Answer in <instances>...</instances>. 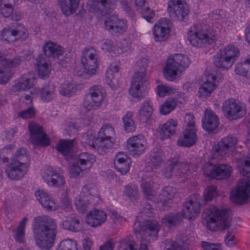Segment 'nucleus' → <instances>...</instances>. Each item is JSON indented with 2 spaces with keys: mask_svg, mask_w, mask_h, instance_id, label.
<instances>
[{
  "mask_svg": "<svg viewBox=\"0 0 250 250\" xmlns=\"http://www.w3.org/2000/svg\"><path fill=\"white\" fill-rule=\"evenodd\" d=\"M35 244L41 250H49L53 246L58 233L57 223L48 216L34 218L32 223Z\"/></svg>",
  "mask_w": 250,
  "mask_h": 250,
  "instance_id": "1",
  "label": "nucleus"
},
{
  "mask_svg": "<svg viewBox=\"0 0 250 250\" xmlns=\"http://www.w3.org/2000/svg\"><path fill=\"white\" fill-rule=\"evenodd\" d=\"M115 131L109 124L103 125L98 132L97 138L91 134H83L81 143L86 149L103 155L111 148L115 141Z\"/></svg>",
  "mask_w": 250,
  "mask_h": 250,
  "instance_id": "2",
  "label": "nucleus"
},
{
  "mask_svg": "<svg viewBox=\"0 0 250 250\" xmlns=\"http://www.w3.org/2000/svg\"><path fill=\"white\" fill-rule=\"evenodd\" d=\"M240 173L244 177L238 183L235 190L231 192V198L234 203L243 204L250 196V155L243 156L240 160Z\"/></svg>",
  "mask_w": 250,
  "mask_h": 250,
  "instance_id": "3",
  "label": "nucleus"
},
{
  "mask_svg": "<svg viewBox=\"0 0 250 250\" xmlns=\"http://www.w3.org/2000/svg\"><path fill=\"white\" fill-rule=\"evenodd\" d=\"M101 201L99 192L93 184L85 185L79 197L75 198L74 204L79 212L84 213L97 206Z\"/></svg>",
  "mask_w": 250,
  "mask_h": 250,
  "instance_id": "4",
  "label": "nucleus"
},
{
  "mask_svg": "<svg viewBox=\"0 0 250 250\" xmlns=\"http://www.w3.org/2000/svg\"><path fill=\"white\" fill-rule=\"evenodd\" d=\"M160 229L158 222L152 219L143 221L138 225V228H134L136 235H140L141 238L139 250H150L149 243L156 240Z\"/></svg>",
  "mask_w": 250,
  "mask_h": 250,
  "instance_id": "5",
  "label": "nucleus"
},
{
  "mask_svg": "<svg viewBox=\"0 0 250 250\" xmlns=\"http://www.w3.org/2000/svg\"><path fill=\"white\" fill-rule=\"evenodd\" d=\"M204 214L207 222V226L211 230H215L217 227L223 229L230 226L232 217L228 209H220L215 206H210L205 209Z\"/></svg>",
  "mask_w": 250,
  "mask_h": 250,
  "instance_id": "6",
  "label": "nucleus"
},
{
  "mask_svg": "<svg viewBox=\"0 0 250 250\" xmlns=\"http://www.w3.org/2000/svg\"><path fill=\"white\" fill-rule=\"evenodd\" d=\"M210 26L202 23L193 25L188 32V39L193 46L201 47L214 42V36L210 33Z\"/></svg>",
  "mask_w": 250,
  "mask_h": 250,
  "instance_id": "7",
  "label": "nucleus"
},
{
  "mask_svg": "<svg viewBox=\"0 0 250 250\" xmlns=\"http://www.w3.org/2000/svg\"><path fill=\"white\" fill-rule=\"evenodd\" d=\"M240 56L238 48L229 44L220 50L214 56L213 63L216 67L223 70H228L235 63Z\"/></svg>",
  "mask_w": 250,
  "mask_h": 250,
  "instance_id": "8",
  "label": "nucleus"
},
{
  "mask_svg": "<svg viewBox=\"0 0 250 250\" xmlns=\"http://www.w3.org/2000/svg\"><path fill=\"white\" fill-rule=\"evenodd\" d=\"M189 64L188 57L182 54H176L169 57L163 69L165 78L168 81L176 79L178 72H182L187 68Z\"/></svg>",
  "mask_w": 250,
  "mask_h": 250,
  "instance_id": "9",
  "label": "nucleus"
},
{
  "mask_svg": "<svg viewBox=\"0 0 250 250\" xmlns=\"http://www.w3.org/2000/svg\"><path fill=\"white\" fill-rule=\"evenodd\" d=\"M95 162V157L94 155L87 152L79 153L69 167L70 177L71 178L80 177L81 173L84 170L90 168Z\"/></svg>",
  "mask_w": 250,
  "mask_h": 250,
  "instance_id": "10",
  "label": "nucleus"
},
{
  "mask_svg": "<svg viewBox=\"0 0 250 250\" xmlns=\"http://www.w3.org/2000/svg\"><path fill=\"white\" fill-rule=\"evenodd\" d=\"M222 110L224 116L230 120L241 119L247 112L245 104L233 98H230L224 101Z\"/></svg>",
  "mask_w": 250,
  "mask_h": 250,
  "instance_id": "11",
  "label": "nucleus"
},
{
  "mask_svg": "<svg viewBox=\"0 0 250 250\" xmlns=\"http://www.w3.org/2000/svg\"><path fill=\"white\" fill-rule=\"evenodd\" d=\"M28 32L23 25L15 23L0 32V40L11 43L21 40H25L28 36Z\"/></svg>",
  "mask_w": 250,
  "mask_h": 250,
  "instance_id": "12",
  "label": "nucleus"
},
{
  "mask_svg": "<svg viewBox=\"0 0 250 250\" xmlns=\"http://www.w3.org/2000/svg\"><path fill=\"white\" fill-rule=\"evenodd\" d=\"M24 58L21 56H16L13 59H8L0 53V63L4 67L0 69V84L6 83L12 75L11 71L8 68L19 65L23 61Z\"/></svg>",
  "mask_w": 250,
  "mask_h": 250,
  "instance_id": "13",
  "label": "nucleus"
},
{
  "mask_svg": "<svg viewBox=\"0 0 250 250\" xmlns=\"http://www.w3.org/2000/svg\"><path fill=\"white\" fill-rule=\"evenodd\" d=\"M148 82L145 71L137 72L134 74L129 89V94L133 97L143 98V91L146 89Z\"/></svg>",
  "mask_w": 250,
  "mask_h": 250,
  "instance_id": "14",
  "label": "nucleus"
},
{
  "mask_svg": "<svg viewBox=\"0 0 250 250\" xmlns=\"http://www.w3.org/2000/svg\"><path fill=\"white\" fill-rule=\"evenodd\" d=\"M103 88L101 85H94L89 89V92L86 94L83 102V106L90 110L98 107L103 101Z\"/></svg>",
  "mask_w": 250,
  "mask_h": 250,
  "instance_id": "15",
  "label": "nucleus"
},
{
  "mask_svg": "<svg viewBox=\"0 0 250 250\" xmlns=\"http://www.w3.org/2000/svg\"><path fill=\"white\" fill-rule=\"evenodd\" d=\"M219 83V81L217 79L215 71L206 72L204 82L199 88V97L203 100L210 97Z\"/></svg>",
  "mask_w": 250,
  "mask_h": 250,
  "instance_id": "16",
  "label": "nucleus"
},
{
  "mask_svg": "<svg viewBox=\"0 0 250 250\" xmlns=\"http://www.w3.org/2000/svg\"><path fill=\"white\" fill-rule=\"evenodd\" d=\"M219 83V81L217 79L215 71L206 72L204 82L199 88V97L203 100L210 97Z\"/></svg>",
  "mask_w": 250,
  "mask_h": 250,
  "instance_id": "17",
  "label": "nucleus"
},
{
  "mask_svg": "<svg viewBox=\"0 0 250 250\" xmlns=\"http://www.w3.org/2000/svg\"><path fill=\"white\" fill-rule=\"evenodd\" d=\"M172 23L167 18H161L153 27V35L155 42L166 41L169 37Z\"/></svg>",
  "mask_w": 250,
  "mask_h": 250,
  "instance_id": "18",
  "label": "nucleus"
},
{
  "mask_svg": "<svg viewBox=\"0 0 250 250\" xmlns=\"http://www.w3.org/2000/svg\"><path fill=\"white\" fill-rule=\"evenodd\" d=\"M116 2V0H89L88 10L92 13L99 12L104 16L115 8Z\"/></svg>",
  "mask_w": 250,
  "mask_h": 250,
  "instance_id": "19",
  "label": "nucleus"
},
{
  "mask_svg": "<svg viewBox=\"0 0 250 250\" xmlns=\"http://www.w3.org/2000/svg\"><path fill=\"white\" fill-rule=\"evenodd\" d=\"M30 139L32 143L35 145L48 146L50 141L44 133L43 128L36 123H30L28 125Z\"/></svg>",
  "mask_w": 250,
  "mask_h": 250,
  "instance_id": "20",
  "label": "nucleus"
},
{
  "mask_svg": "<svg viewBox=\"0 0 250 250\" xmlns=\"http://www.w3.org/2000/svg\"><path fill=\"white\" fill-rule=\"evenodd\" d=\"M104 24L106 29L116 37L124 34L127 28V21L119 19L116 15L111 16L105 21Z\"/></svg>",
  "mask_w": 250,
  "mask_h": 250,
  "instance_id": "21",
  "label": "nucleus"
},
{
  "mask_svg": "<svg viewBox=\"0 0 250 250\" xmlns=\"http://www.w3.org/2000/svg\"><path fill=\"white\" fill-rule=\"evenodd\" d=\"M200 197L199 194H194L185 203L182 212L185 214L186 218L192 220L200 212L201 199L199 198Z\"/></svg>",
  "mask_w": 250,
  "mask_h": 250,
  "instance_id": "22",
  "label": "nucleus"
},
{
  "mask_svg": "<svg viewBox=\"0 0 250 250\" xmlns=\"http://www.w3.org/2000/svg\"><path fill=\"white\" fill-rule=\"evenodd\" d=\"M42 176L43 181L50 186L61 187L65 184L63 175L48 166L44 167L42 169Z\"/></svg>",
  "mask_w": 250,
  "mask_h": 250,
  "instance_id": "23",
  "label": "nucleus"
},
{
  "mask_svg": "<svg viewBox=\"0 0 250 250\" xmlns=\"http://www.w3.org/2000/svg\"><path fill=\"white\" fill-rule=\"evenodd\" d=\"M168 7L172 8L173 13L170 11L171 16L179 21H183L189 12V8L186 0H170Z\"/></svg>",
  "mask_w": 250,
  "mask_h": 250,
  "instance_id": "24",
  "label": "nucleus"
},
{
  "mask_svg": "<svg viewBox=\"0 0 250 250\" xmlns=\"http://www.w3.org/2000/svg\"><path fill=\"white\" fill-rule=\"evenodd\" d=\"M146 144L144 136L139 135L130 137L127 140V147L131 155L138 156L145 150Z\"/></svg>",
  "mask_w": 250,
  "mask_h": 250,
  "instance_id": "25",
  "label": "nucleus"
},
{
  "mask_svg": "<svg viewBox=\"0 0 250 250\" xmlns=\"http://www.w3.org/2000/svg\"><path fill=\"white\" fill-rule=\"evenodd\" d=\"M237 142L238 139L236 136L229 135L224 137L218 143L217 146L213 148V154L215 156L220 155L221 157L226 156L228 150L234 147Z\"/></svg>",
  "mask_w": 250,
  "mask_h": 250,
  "instance_id": "26",
  "label": "nucleus"
},
{
  "mask_svg": "<svg viewBox=\"0 0 250 250\" xmlns=\"http://www.w3.org/2000/svg\"><path fill=\"white\" fill-rule=\"evenodd\" d=\"M28 167L13 162L6 165L5 171L8 178L12 180H19L27 173Z\"/></svg>",
  "mask_w": 250,
  "mask_h": 250,
  "instance_id": "27",
  "label": "nucleus"
},
{
  "mask_svg": "<svg viewBox=\"0 0 250 250\" xmlns=\"http://www.w3.org/2000/svg\"><path fill=\"white\" fill-rule=\"evenodd\" d=\"M183 129V132L178 141V144L180 146L186 147L192 146L197 139L196 126H185Z\"/></svg>",
  "mask_w": 250,
  "mask_h": 250,
  "instance_id": "28",
  "label": "nucleus"
},
{
  "mask_svg": "<svg viewBox=\"0 0 250 250\" xmlns=\"http://www.w3.org/2000/svg\"><path fill=\"white\" fill-rule=\"evenodd\" d=\"M219 124V119L215 113L210 109H206L202 119L203 129L208 132H214L217 129Z\"/></svg>",
  "mask_w": 250,
  "mask_h": 250,
  "instance_id": "29",
  "label": "nucleus"
},
{
  "mask_svg": "<svg viewBox=\"0 0 250 250\" xmlns=\"http://www.w3.org/2000/svg\"><path fill=\"white\" fill-rule=\"evenodd\" d=\"M184 215L182 211L167 213L162 218V223L168 228L179 226L183 223L184 218H186Z\"/></svg>",
  "mask_w": 250,
  "mask_h": 250,
  "instance_id": "30",
  "label": "nucleus"
},
{
  "mask_svg": "<svg viewBox=\"0 0 250 250\" xmlns=\"http://www.w3.org/2000/svg\"><path fill=\"white\" fill-rule=\"evenodd\" d=\"M119 65L117 63H112L108 67L105 75L107 83L112 88L119 84L118 79L120 76Z\"/></svg>",
  "mask_w": 250,
  "mask_h": 250,
  "instance_id": "31",
  "label": "nucleus"
},
{
  "mask_svg": "<svg viewBox=\"0 0 250 250\" xmlns=\"http://www.w3.org/2000/svg\"><path fill=\"white\" fill-rule=\"evenodd\" d=\"M106 218L107 215L104 211L94 209L90 210L87 215L86 222L89 226L96 227L104 223Z\"/></svg>",
  "mask_w": 250,
  "mask_h": 250,
  "instance_id": "32",
  "label": "nucleus"
},
{
  "mask_svg": "<svg viewBox=\"0 0 250 250\" xmlns=\"http://www.w3.org/2000/svg\"><path fill=\"white\" fill-rule=\"evenodd\" d=\"M175 194L176 189L171 187H167L162 191L159 199L161 201L160 204L163 210L169 209Z\"/></svg>",
  "mask_w": 250,
  "mask_h": 250,
  "instance_id": "33",
  "label": "nucleus"
},
{
  "mask_svg": "<svg viewBox=\"0 0 250 250\" xmlns=\"http://www.w3.org/2000/svg\"><path fill=\"white\" fill-rule=\"evenodd\" d=\"M131 3L137 7V10L141 13L142 17L148 22H154V12L151 10L145 0H130Z\"/></svg>",
  "mask_w": 250,
  "mask_h": 250,
  "instance_id": "34",
  "label": "nucleus"
},
{
  "mask_svg": "<svg viewBox=\"0 0 250 250\" xmlns=\"http://www.w3.org/2000/svg\"><path fill=\"white\" fill-rule=\"evenodd\" d=\"M130 159L123 153L119 152L115 157V168L122 174H126L130 169Z\"/></svg>",
  "mask_w": 250,
  "mask_h": 250,
  "instance_id": "35",
  "label": "nucleus"
},
{
  "mask_svg": "<svg viewBox=\"0 0 250 250\" xmlns=\"http://www.w3.org/2000/svg\"><path fill=\"white\" fill-rule=\"evenodd\" d=\"M35 196L42 206L47 210H54L57 209V204L51 199L48 193L43 190H39L35 192Z\"/></svg>",
  "mask_w": 250,
  "mask_h": 250,
  "instance_id": "36",
  "label": "nucleus"
},
{
  "mask_svg": "<svg viewBox=\"0 0 250 250\" xmlns=\"http://www.w3.org/2000/svg\"><path fill=\"white\" fill-rule=\"evenodd\" d=\"M80 0H58V6L66 16L75 13L79 6Z\"/></svg>",
  "mask_w": 250,
  "mask_h": 250,
  "instance_id": "37",
  "label": "nucleus"
},
{
  "mask_svg": "<svg viewBox=\"0 0 250 250\" xmlns=\"http://www.w3.org/2000/svg\"><path fill=\"white\" fill-rule=\"evenodd\" d=\"M153 112L152 102L146 100L140 105L138 118L143 123L146 122L151 117Z\"/></svg>",
  "mask_w": 250,
  "mask_h": 250,
  "instance_id": "38",
  "label": "nucleus"
},
{
  "mask_svg": "<svg viewBox=\"0 0 250 250\" xmlns=\"http://www.w3.org/2000/svg\"><path fill=\"white\" fill-rule=\"evenodd\" d=\"M232 167L228 164H218L212 172V178L217 180L225 179L229 178L232 172Z\"/></svg>",
  "mask_w": 250,
  "mask_h": 250,
  "instance_id": "39",
  "label": "nucleus"
},
{
  "mask_svg": "<svg viewBox=\"0 0 250 250\" xmlns=\"http://www.w3.org/2000/svg\"><path fill=\"white\" fill-rule=\"evenodd\" d=\"M44 55L48 57L58 58L62 56L64 51L61 46L52 42H47L43 47Z\"/></svg>",
  "mask_w": 250,
  "mask_h": 250,
  "instance_id": "40",
  "label": "nucleus"
},
{
  "mask_svg": "<svg viewBox=\"0 0 250 250\" xmlns=\"http://www.w3.org/2000/svg\"><path fill=\"white\" fill-rule=\"evenodd\" d=\"M74 140H60L56 146L57 150L67 159L73 152Z\"/></svg>",
  "mask_w": 250,
  "mask_h": 250,
  "instance_id": "41",
  "label": "nucleus"
},
{
  "mask_svg": "<svg viewBox=\"0 0 250 250\" xmlns=\"http://www.w3.org/2000/svg\"><path fill=\"white\" fill-rule=\"evenodd\" d=\"M34 81L33 77L22 76L19 82L11 86L10 89L13 92L29 89L33 86Z\"/></svg>",
  "mask_w": 250,
  "mask_h": 250,
  "instance_id": "42",
  "label": "nucleus"
},
{
  "mask_svg": "<svg viewBox=\"0 0 250 250\" xmlns=\"http://www.w3.org/2000/svg\"><path fill=\"white\" fill-rule=\"evenodd\" d=\"M165 250H188L189 245L187 239L185 240L177 238L175 241L170 239L165 241Z\"/></svg>",
  "mask_w": 250,
  "mask_h": 250,
  "instance_id": "43",
  "label": "nucleus"
},
{
  "mask_svg": "<svg viewBox=\"0 0 250 250\" xmlns=\"http://www.w3.org/2000/svg\"><path fill=\"white\" fill-rule=\"evenodd\" d=\"M13 162L26 166H29L30 163V157L27 149L21 147L18 148L13 156Z\"/></svg>",
  "mask_w": 250,
  "mask_h": 250,
  "instance_id": "44",
  "label": "nucleus"
},
{
  "mask_svg": "<svg viewBox=\"0 0 250 250\" xmlns=\"http://www.w3.org/2000/svg\"><path fill=\"white\" fill-rule=\"evenodd\" d=\"M97 58L87 60L86 63H82L83 72L82 74V76L84 79H88L95 74L98 65Z\"/></svg>",
  "mask_w": 250,
  "mask_h": 250,
  "instance_id": "45",
  "label": "nucleus"
},
{
  "mask_svg": "<svg viewBox=\"0 0 250 250\" xmlns=\"http://www.w3.org/2000/svg\"><path fill=\"white\" fill-rule=\"evenodd\" d=\"M188 168V162L184 161L180 163L178 161H172L166 168L167 174L166 176L169 178L172 176L175 171L178 173L183 172V170H187Z\"/></svg>",
  "mask_w": 250,
  "mask_h": 250,
  "instance_id": "46",
  "label": "nucleus"
},
{
  "mask_svg": "<svg viewBox=\"0 0 250 250\" xmlns=\"http://www.w3.org/2000/svg\"><path fill=\"white\" fill-rule=\"evenodd\" d=\"M56 86L52 83L44 85L40 90L42 100L45 103L52 101L56 96Z\"/></svg>",
  "mask_w": 250,
  "mask_h": 250,
  "instance_id": "47",
  "label": "nucleus"
},
{
  "mask_svg": "<svg viewBox=\"0 0 250 250\" xmlns=\"http://www.w3.org/2000/svg\"><path fill=\"white\" fill-rule=\"evenodd\" d=\"M177 125V122L173 119H170L164 124L160 131L162 139H166L170 135H173L175 133Z\"/></svg>",
  "mask_w": 250,
  "mask_h": 250,
  "instance_id": "48",
  "label": "nucleus"
},
{
  "mask_svg": "<svg viewBox=\"0 0 250 250\" xmlns=\"http://www.w3.org/2000/svg\"><path fill=\"white\" fill-rule=\"evenodd\" d=\"M62 225L63 229L74 232L79 231L82 229L80 220L73 217H67L62 221Z\"/></svg>",
  "mask_w": 250,
  "mask_h": 250,
  "instance_id": "49",
  "label": "nucleus"
},
{
  "mask_svg": "<svg viewBox=\"0 0 250 250\" xmlns=\"http://www.w3.org/2000/svg\"><path fill=\"white\" fill-rule=\"evenodd\" d=\"M250 71V60L249 59L241 60L235 65L234 71L237 75L247 77Z\"/></svg>",
  "mask_w": 250,
  "mask_h": 250,
  "instance_id": "50",
  "label": "nucleus"
},
{
  "mask_svg": "<svg viewBox=\"0 0 250 250\" xmlns=\"http://www.w3.org/2000/svg\"><path fill=\"white\" fill-rule=\"evenodd\" d=\"M27 220V217H24L15 229L14 237L16 242L18 243L22 244L25 242V227Z\"/></svg>",
  "mask_w": 250,
  "mask_h": 250,
  "instance_id": "51",
  "label": "nucleus"
},
{
  "mask_svg": "<svg viewBox=\"0 0 250 250\" xmlns=\"http://www.w3.org/2000/svg\"><path fill=\"white\" fill-rule=\"evenodd\" d=\"M164 154L156 148L153 149L149 155V161L155 169H157L164 162Z\"/></svg>",
  "mask_w": 250,
  "mask_h": 250,
  "instance_id": "52",
  "label": "nucleus"
},
{
  "mask_svg": "<svg viewBox=\"0 0 250 250\" xmlns=\"http://www.w3.org/2000/svg\"><path fill=\"white\" fill-rule=\"evenodd\" d=\"M133 113L128 111L123 117L125 130L127 133L133 132L136 130V125L132 119Z\"/></svg>",
  "mask_w": 250,
  "mask_h": 250,
  "instance_id": "53",
  "label": "nucleus"
},
{
  "mask_svg": "<svg viewBox=\"0 0 250 250\" xmlns=\"http://www.w3.org/2000/svg\"><path fill=\"white\" fill-rule=\"evenodd\" d=\"M37 66L38 74L42 78L48 76L50 73V69L48 63L43 57L39 56L37 59Z\"/></svg>",
  "mask_w": 250,
  "mask_h": 250,
  "instance_id": "54",
  "label": "nucleus"
},
{
  "mask_svg": "<svg viewBox=\"0 0 250 250\" xmlns=\"http://www.w3.org/2000/svg\"><path fill=\"white\" fill-rule=\"evenodd\" d=\"M177 101L174 98H168L161 106L160 112L162 114L167 115L172 111L177 106Z\"/></svg>",
  "mask_w": 250,
  "mask_h": 250,
  "instance_id": "55",
  "label": "nucleus"
},
{
  "mask_svg": "<svg viewBox=\"0 0 250 250\" xmlns=\"http://www.w3.org/2000/svg\"><path fill=\"white\" fill-rule=\"evenodd\" d=\"M152 184L153 182L148 179L143 178L142 179L141 187L144 194L148 200L151 199L153 196Z\"/></svg>",
  "mask_w": 250,
  "mask_h": 250,
  "instance_id": "56",
  "label": "nucleus"
},
{
  "mask_svg": "<svg viewBox=\"0 0 250 250\" xmlns=\"http://www.w3.org/2000/svg\"><path fill=\"white\" fill-rule=\"evenodd\" d=\"M124 193L131 200H136L139 196L137 186L129 184L125 187Z\"/></svg>",
  "mask_w": 250,
  "mask_h": 250,
  "instance_id": "57",
  "label": "nucleus"
},
{
  "mask_svg": "<svg viewBox=\"0 0 250 250\" xmlns=\"http://www.w3.org/2000/svg\"><path fill=\"white\" fill-rule=\"evenodd\" d=\"M77 85L71 83H63L60 87V93L64 96H69L77 91Z\"/></svg>",
  "mask_w": 250,
  "mask_h": 250,
  "instance_id": "58",
  "label": "nucleus"
},
{
  "mask_svg": "<svg viewBox=\"0 0 250 250\" xmlns=\"http://www.w3.org/2000/svg\"><path fill=\"white\" fill-rule=\"evenodd\" d=\"M13 149V145H8L0 149V166L8 162V156L11 153Z\"/></svg>",
  "mask_w": 250,
  "mask_h": 250,
  "instance_id": "59",
  "label": "nucleus"
},
{
  "mask_svg": "<svg viewBox=\"0 0 250 250\" xmlns=\"http://www.w3.org/2000/svg\"><path fill=\"white\" fill-rule=\"evenodd\" d=\"M136 242L129 238L120 241L117 246L118 250H137L135 246Z\"/></svg>",
  "mask_w": 250,
  "mask_h": 250,
  "instance_id": "60",
  "label": "nucleus"
},
{
  "mask_svg": "<svg viewBox=\"0 0 250 250\" xmlns=\"http://www.w3.org/2000/svg\"><path fill=\"white\" fill-rule=\"evenodd\" d=\"M82 55V63H86L87 60L98 58L97 51L93 47L85 48V49L83 51Z\"/></svg>",
  "mask_w": 250,
  "mask_h": 250,
  "instance_id": "61",
  "label": "nucleus"
},
{
  "mask_svg": "<svg viewBox=\"0 0 250 250\" xmlns=\"http://www.w3.org/2000/svg\"><path fill=\"white\" fill-rule=\"evenodd\" d=\"M76 244L70 239L62 241L56 250H78L76 248Z\"/></svg>",
  "mask_w": 250,
  "mask_h": 250,
  "instance_id": "62",
  "label": "nucleus"
},
{
  "mask_svg": "<svg viewBox=\"0 0 250 250\" xmlns=\"http://www.w3.org/2000/svg\"><path fill=\"white\" fill-rule=\"evenodd\" d=\"M235 233V231L232 229H228L227 234L225 237V241L226 245L229 247H231L236 244L237 242Z\"/></svg>",
  "mask_w": 250,
  "mask_h": 250,
  "instance_id": "63",
  "label": "nucleus"
},
{
  "mask_svg": "<svg viewBox=\"0 0 250 250\" xmlns=\"http://www.w3.org/2000/svg\"><path fill=\"white\" fill-rule=\"evenodd\" d=\"M201 246L203 250H223L222 245L219 243L214 244L202 241Z\"/></svg>",
  "mask_w": 250,
  "mask_h": 250,
  "instance_id": "64",
  "label": "nucleus"
}]
</instances>
